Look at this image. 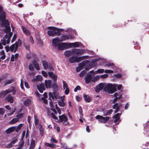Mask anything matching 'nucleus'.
Here are the masks:
<instances>
[{
	"instance_id": "nucleus-1",
	"label": "nucleus",
	"mask_w": 149,
	"mask_h": 149,
	"mask_svg": "<svg viewBox=\"0 0 149 149\" xmlns=\"http://www.w3.org/2000/svg\"><path fill=\"white\" fill-rule=\"evenodd\" d=\"M0 19L1 22V24L5 26V29L4 31L6 33H8V34H6L8 36L10 33H12L10 32V28L9 26V22L8 20L6 19L5 14L4 12L2 11V7L0 6Z\"/></svg>"
},
{
	"instance_id": "nucleus-2",
	"label": "nucleus",
	"mask_w": 149,
	"mask_h": 149,
	"mask_svg": "<svg viewBox=\"0 0 149 149\" xmlns=\"http://www.w3.org/2000/svg\"><path fill=\"white\" fill-rule=\"evenodd\" d=\"M45 85L46 87L47 88H53V94L55 99H58L59 98L58 93L57 92L58 90V86L56 84V82L54 81L53 84H52L51 80H45Z\"/></svg>"
},
{
	"instance_id": "nucleus-3",
	"label": "nucleus",
	"mask_w": 149,
	"mask_h": 149,
	"mask_svg": "<svg viewBox=\"0 0 149 149\" xmlns=\"http://www.w3.org/2000/svg\"><path fill=\"white\" fill-rule=\"evenodd\" d=\"M58 38H54L52 40L53 46L55 47L58 46V49L59 50H62L65 48H69L68 43L66 42H63L60 43L61 42Z\"/></svg>"
},
{
	"instance_id": "nucleus-4",
	"label": "nucleus",
	"mask_w": 149,
	"mask_h": 149,
	"mask_svg": "<svg viewBox=\"0 0 149 149\" xmlns=\"http://www.w3.org/2000/svg\"><path fill=\"white\" fill-rule=\"evenodd\" d=\"M12 35V33H10L8 36L7 35H6L3 38V39L1 40V43H0V49H2L3 48L2 44L5 46L6 44H8L9 43L10 38H11Z\"/></svg>"
},
{
	"instance_id": "nucleus-5",
	"label": "nucleus",
	"mask_w": 149,
	"mask_h": 149,
	"mask_svg": "<svg viewBox=\"0 0 149 149\" xmlns=\"http://www.w3.org/2000/svg\"><path fill=\"white\" fill-rule=\"evenodd\" d=\"M8 93H11L13 95L16 94V90L15 88L13 86H11L7 90L2 91L1 94L3 96H5Z\"/></svg>"
},
{
	"instance_id": "nucleus-6",
	"label": "nucleus",
	"mask_w": 149,
	"mask_h": 149,
	"mask_svg": "<svg viewBox=\"0 0 149 149\" xmlns=\"http://www.w3.org/2000/svg\"><path fill=\"white\" fill-rule=\"evenodd\" d=\"M49 30L47 31V34L49 36H53L56 34L58 35V33L57 32L56 29L57 27L54 26H49L47 28Z\"/></svg>"
},
{
	"instance_id": "nucleus-7",
	"label": "nucleus",
	"mask_w": 149,
	"mask_h": 149,
	"mask_svg": "<svg viewBox=\"0 0 149 149\" xmlns=\"http://www.w3.org/2000/svg\"><path fill=\"white\" fill-rule=\"evenodd\" d=\"M21 45V41L19 39L16 42L15 44L12 45L10 47V50L12 52H15L17 50L19 46Z\"/></svg>"
},
{
	"instance_id": "nucleus-8",
	"label": "nucleus",
	"mask_w": 149,
	"mask_h": 149,
	"mask_svg": "<svg viewBox=\"0 0 149 149\" xmlns=\"http://www.w3.org/2000/svg\"><path fill=\"white\" fill-rule=\"evenodd\" d=\"M59 119L58 121L59 122L62 123L63 121L64 122L63 124L65 125H68L69 124V123L67 121L68 120V118L65 114L59 116Z\"/></svg>"
},
{
	"instance_id": "nucleus-9",
	"label": "nucleus",
	"mask_w": 149,
	"mask_h": 149,
	"mask_svg": "<svg viewBox=\"0 0 149 149\" xmlns=\"http://www.w3.org/2000/svg\"><path fill=\"white\" fill-rule=\"evenodd\" d=\"M110 118V117H104L100 115H97L96 117V119L98 120L99 122L100 123H105Z\"/></svg>"
},
{
	"instance_id": "nucleus-10",
	"label": "nucleus",
	"mask_w": 149,
	"mask_h": 149,
	"mask_svg": "<svg viewBox=\"0 0 149 149\" xmlns=\"http://www.w3.org/2000/svg\"><path fill=\"white\" fill-rule=\"evenodd\" d=\"M123 106V104L121 102H117L112 106V108L114 109H115L114 111L115 113L117 112L121 109Z\"/></svg>"
},
{
	"instance_id": "nucleus-11",
	"label": "nucleus",
	"mask_w": 149,
	"mask_h": 149,
	"mask_svg": "<svg viewBox=\"0 0 149 149\" xmlns=\"http://www.w3.org/2000/svg\"><path fill=\"white\" fill-rule=\"evenodd\" d=\"M128 22H132L133 27L135 28H138L139 27L140 25V23L138 20L133 19L132 20H128Z\"/></svg>"
},
{
	"instance_id": "nucleus-12",
	"label": "nucleus",
	"mask_w": 149,
	"mask_h": 149,
	"mask_svg": "<svg viewBox=\"0 0 149 149\" xmlns=\"http://www.w3.org/2000/svg\"><path fill=\"white\" fill-rule=\"evenodd\" d=\"M82 46V43L78 42L74 43H68L69 48H71L72 47H78L80 46Z\"/></svg>"
},
{
	"instance_id": "nucleus-13",
	"label": "nucleus",
	"mask_w": 149,
	"mask_h": 149,
	"mask_svg": "<svg viewBox=\"0 0 149 149\" xmlns=\"http://www.w3.org/2000/svg\"><path fill=\"white\" fill-rule=\"evenodd\" d=\"M59 39L60 41H63L68 39H73V37L71 35H63Z\"/></svg>"
},
{
	"instance_id": "nucleus-14",
	"label": "nucleus",
	"mask_w": 149,
	"mask_h": 149,
	"mask_svg": "<svg viewBox=\"0 0 149 149\" xmlns=\"http://www.w3.org/2000/svg\"><path fill=\"white\" fill-rule=\"evenodd\" d=\"M93 78V74L88 73L87 74L86 77L85 78V82L86 84H89Z\"/></svg>"
},
{
	"instance_id": "nucleus-15",
	"label": "nucleus",
	"mask_w": 149,
	"mask_h": 149,
	"mask_svg": "<svg viewBox=\"0 0 149 149\" xmlns=\"http://www.w3.org/2000/svg\"><path fill=\"white\" fill-rule=\"evenodd\" d=\"M72 52L74 54H81L84 52V50L81 49H73Z\"/></svg>"
},
{
	"instance_id": "nucleus-16",
	"label": "nucleus",
	"mask_w": 149,
	"mask_h": 149,
	"mask_svg": "<svg viewBox=\"0 0 149 149\" xmlns=\"http://www.w3.org/2000/svg\"><path fill=\"white\" fill-rule=\"evenodd\" d=\"M37 87L40 93H42L43 91L45 90V85L42 83H41L39 85H37Z\"/></svg>"
},
{
	"instance_id": "nucleus-17",
	"label": "nucleus",
	"mask_w": 149,
	"mask_h": 149,
	"mask_svg": "<svg viewBox=\"0 0 149 149\" xmlns=\"http://www.w3.org/2000/svg\"><path fill=\"white\" fill-rule=\"evenodd\" d=\"M78 57L72 56L69 58V61L71 63H73L75 62H79V59Z\"/></svg>"
},
{
	"instance_id": "nucleus-18",
	"label": "nucleus",
	"mask_w": 149,
	"mask_h": 149,
	"mask_svg": "<svg viewBox=\"0 0 149 149\" xmlns=\"http://www.w3.org/2000/svg\"><path fill=\"white\" fill-rule=\"evenodd\" d=\"M29 69L31 70L29 74L33 76L35 75V73L34 71V68L33 65L30 64L29 65Z\"/></svg>"
},
{
	"instance_id": "nucleus-19",
	"label": "nucleus",
	"mask_w": 149,
	"mask_h": 149,
	"mask_svg": "<svg viewBox=\"0 0 149 149\" xmlns=\"http://www.w3.org/2000/svg\"><path fill=\"white\" fill-rule=\"evenodd\" d=\"M104 87L103 84L101 83L99 84L96 87L95 91L96 92H98L100 91H101Z\"/></svg>"
},
{
	"instance_id": "nucleus-20",
	"label": "nucleus",
	"mask_w": 149,
	"mask_h": 149,
	"mask_svg": "<svg viewBox=\"0 0 149 149\" xmlns=\"http://www.w3.org/2000/svg\"><path fill=\"white\" fill-rule=\"evenodd\" d=\"M48 74L49 77L53 79V81L56 82L57 76L56 75H55L52 72H49Z\"/></svg>"
},
{
	"instance_id": "nucleus-21",
	"label": "nucleus",
	"mask_w": 149,
	"mask_h": 149,
	"mask_svg": "<svg viewBox=\"0 0 149 149\" xmlns=\"http://www.w3.org/2000/svg\"><path fill=\"white\" fill-rule=\"evenodd\" d=\"M5 99L7 101L11 103H13V97L10 94L8 95L6 97Z\"/></svg>"
},
{
	"instance_id": "nucleus-22",
	"label": "nucleus",
	"mask_w": 149,
	"mask_h": 149,
	"mask_svg": "<svg viewBox=\"0 0 149 149\" xmlns=\"http://www.w3.org/2000/svg\"><path fill=\"white\" fill-rule=\"evenodd\" d=\"M83 95L84 101L86 102H90L91 101L92 99L90 97L85 94H84Z\"/></svg>"
},
{
	"instance_id": "nucleus-23",
	"label": "nucleus",
	"mask_w": 149,
	"mask_h": 149,
	"mask_svg": "<svg viewBox=\"0 0 149 149\" xmlns=\"http://www.w3.org/2000/svg\"><path fill=\"white\" fill-rule=\"evenodd\" d=\"M32 64L37 70H40L39 64L36 61L34 60L32 62Z\"/></svg>"
},
{
	"instance_id": "nucleus-24",
	"label": "nucleus",
	"mask_w": 149,
	"mask_h": 149,
	"mask_svg": "<svg viewBox=\"0 0 149 149\" xmlns=\"http://www.w3.org/2000/svg\"><path fill=\"white\" fill-rule=\"evenodd\" d=\"M64 98L62 97L61 101H57L58 103L60 106L64 107L65 106V104L64 102Z\"/></svg>"
},
{
	"instance_id": "nucleus-25",
	"label": "nucleus",
	"mask_w": 149,
	"mask_h": 149,
	"mask_svg": "<svg viewBox=\"0 0 149 149\" xmlns=\"http://www.w3.org/2000/svg\"><path fill=\"white\" fill-rule=\"evenodd\" d=\"M16 127H11L8 129L6 131V132L7 133L9 134L13 132L15 130Z\"/></svg>"
},
{
	"instance_id": "nucleus-26",
	"label": "nucleus",
	"mask_w": 149,
	"mask_h": 149,
	"mask_svg": "<svg viewBox=\"0 0 149 149\" xmlns=\"http://www.w3.org/2000/svg\"><path fill=\"white\" fill-rule=\"evenodd\" d=\"M89 61L88 60H85L82 61L81 63L79 64V65L81 67H83L85 66L86 64H88L89 63Z\"/></svg>"
},
{
	"instance_id": "nucleus-27",
	"label": "nucleus",
	"mask_w": 149,
	"mask_h": 149,
	"mask_svg": "<svg viewBox=\"0 0 149 149\" xmlns=\"http://www.w3.org/2000/svg\"><path fill=\"white\" fill-rule=\"evenodd\" d=\"M112 86L113 85L111 84H108L104 87V90L105 91L108 92Z\"/></svg>"
},
{
	"instance_id": "nucleus-28",
	"label": "nucleus",
	"mask_w": 149,
	"mask_h": 149,
	"mask_svg": "<svg viewBox=\"0 0 149 149\" xmlns=\"http://www.w3.org/2000/svg\"><path fill=\"white\" fill-rule=\"evenodd\" d=\"M6 56L3 50H2L0 52V58L1 60H4Z\"/></svg>"
},
{
	"instance_id": "nucleus-29",
	"label": "nucleus",
	"mask_w": 149,
	"mask_h": 149,
	"mask_svg": "<svg viewBox=\"0 0 149 149\" xmlns=\"http://www.w3.org/2000/svg\"><path fill=\"white\" fill-rule=\"evenodd\" d=\"M35 141L33 139H31L30 147L29 149H33L35 147Z\"/></svg>"
},
{
	"instance_id": "nucleus-30",
	"label": "nucleus",
	"mask_w": 149,
	"mask_h": 149,
	"mask_svg": "<svg viewBox=\"0 0 149 149\" xmlns=\"http://www.w3.org/2000/svg\"><path fill=\"white\" fill-rule=\"evenodd\" d=\"M72 52L70 50H67L64 52V55L68 57L72 54Z\"/></svg>"
},
{
	"instance_id": "nucleus-31",
	"label": "nucleus",
	"mask_w": 149,
	"mask_h": 149,
	"mask_svg": "<svg viewBox=\"0 0 149 149\" xmlns=\"http://www.w3.org/2000/svg\"><path fill=\"white\" fill-rule=\"evenodd\" d=\"M19 54L16 53L15 55H12L11 56L10 61H13L15 59H16L19 56Z\"/></svg>"
},
{
	"instance_id": "nucleus-32",
	"label": "nucleus",
	"mask_w": 149,
	"mask_h": 149,
	"mask_svg": "<svg viewBox=\"0 0 149 149\" xmlns=\"http://www.w3.org/2000/svg\"><path fill=\"white\" fill-rule=\"evenodd\" d=\"M89 58L88 56H81L78 57V59H79V62L83 60L84 59H88Z\"/></svg>"
},
{
	"instance_id": "nucleus-33",
	"label": "nucleus",
	"mask_w": 149,
	"mask_h": 149,
	"mask_svg": "<svg viewBox=\"0 0 149 149\" xmlns=\"http://www.w3.org/2000/svg\"><path fill=\"white\" fill-rule=\"evenodd\" d=\"M24 116V113H22L19 112L17 113V114L16 115V117L18 119V120L20 118L23 117Z\"/></svg>"
},
{
	"instance_id": "nucleus-34",
	"label": "nucleus",
	"mask_w": 149,
	"mask_h": 149,
	"mask_svg": "<svg viewBox=\"0 0 149 149\" xmlns=\"http://www.w3.org/2000/svg\"><path fill=\"white\" fill-rule=\"evenodd\" d=\"M19 121L18 119L17 118H14L13 119H12L11 120L9 123L11 124H13L17 122H18Z\"/></svg>"
},
{
	"instance_id": "nucleus-35",
	"label": "nucleus",
	"mask_w": 149,
	"mask_h": 149,
	"mask_svg": "<svg viewBox=\"0 0 149 149\" xmlns=\"http://www.w3.org/2000/svg\"><path fill=\"white\" fill-rule=\"evenodd\" d=\"M116 88L113 87V86L108 93L112 94L116 91Z\"/></svg>"
},
{
	"instance_id": "nucleus-36",
	"label": "nucleus",
	"mask_w": 149,
	"mask_h": 149,
	"mask_svg": "<svg viewBox=\"0 0 149 149\" xmlns=\"http://www.w3.org/2000/svg\"><path fill=\"white\" fill-rule=\"evenodd\" d=\"M36 79L37 81H41L42 80V77L40 75H38L36 76Z\"/></svg>"
},
{
	"instance_id": "nucleus-37",
	"label": "nucleus",
	"mask_w": 149,
	"mask_h": 149,
	"mask_svg": "<svg viewBox=\"0 0 149 149\" xmlns=\"http://www.w3.org/2000/svg\"><path fill=\"white\" fill-rule=\"evenodd\" d=\"M89 64L93 68L97 65V63L95 61H93L89 63Z\"/></svg>"
},
{
	"instance_id": "nucleus-38",
	"label": "nucleus",
	"mask_w": 149,
	"mask_h": 149,
	"mask_svg": "<svg viewBox=\"0 0 149 149\" xmlns=\"http://www.w3.org/2000/svg\"><path fill=\"white\" fill-rule=\"evenodd\" d=\"M17 140V139L15 138H14L11 142V143L8 144V146L10 147H11V145L14 144Z\"/></svg>"
},
{
	"instance_id": "nucleus-39",
	"label": "nucleus",
	"mask_w": 149,
	"mask_h": 149,
	"mask_svg": "<svg viewBox=\"0 0 149 149\" xmlns=\"http://www.w3.org/2000/svg\"><path fill=\"white\" fill-rule=\"evenodd\" d=\"M45 69H47L48 68V65L46 61H44L42 63Z\"/></svg>"
},
{
	"instance_id": "nucleus-40",
	"label": "nucleus",
	"mask_w": 149,
	"mask_h": 149,
	"mask_svg": "<svg viewBox=\"0 0 149 149\" xmlns=\"http://www.w3.org/2000/svg\"><path fill=\"white\" fill-rule=\"evenodd\" d=\"M63 88L64 89H65V88H68V84L65 81L63 80Z\"/></svg>"
},
{
	"instance_id": "nucleus-41",
	"label": "nucleus",
	"mask_w": 149,
	"mask_h": 149,
	"mask_svg": "<svg viewBox=\"0 0 149 149\" xmlns=\"http://www.w3.org/2000/svg\"><path fill=\"white\" fill-rule=\"evenodd\" d=\"M121 114L119 113H117L114 116H113V118L114 119H118L120 118V116Z\"/></svg>"
},
{
	"instance_id": "nucleus-42",
	"label": "nucleus",
	"mask_w": 149,
	"mask_h": 149,
	"mask_svg": "<svg viewBox=\"0 0 149 149\" xmlns=\"http://www.w3.org/2000/svg\"><path fill=\"white\" fill-rule=\"evenodd\" d=\"M39 130H40V134L42 136H43L44 134V131L42 125H40Z\"/></svg>"
},
{
	"instance_id": "nucleus-43",
	"label": "nucleus",
	"mask_w": 149,
	"mask_h": 149,
	"mask_svg": "<svg viewBox=\"0 0 149 149\" xmlns=\"http://www.w3.org/2000/svg\"><path fill=\"white\" fill-rule=\"evenodd\" d=\"M49 99L50 100H52L51 98H52L53 100L54 99V98H55L54 94H53L51 92L49 93Z\"/></svg>"
},
{
	"instance_id": "nucleus-44",
	"label": "nucleus",
	"mask_w": 149,
	"mask_h": 149,
	"mask_svg": "<svg viewBox=\"0 0 149 149\" xmlns=\"http://www.w3.org/2000/svg\"><path fill=\"white\" fill-rule=\"evenodd\" d=\"M104 71V70L102 69H98L95 72H96V73H102Z\"/></svg>"
},
{
	"instance_id": "nucleus-45",
	"label": "nucleus",
	"mask_w": 149,
	"mask_h": 149,
	"mask_svg": "<svg viewBox=\"0 0 149 149\" xmlns=\"http://www.w3.org/2000/svg\"><path fill=\"white\" fill-rule=\"evenodd\" d=\"M56 29L57 30V32L58 33V36L60 35L61 34V32L64 31V29H60L57 27Z\"/></svg>"
},
{
	"instance_id": "nucleus-46",
	"label": "nucleus",
	"mask_w": 149,
	"mask_h": 149,
	"mask_svg": "<svg viewBox=\"0 0 149 149\" xmlns=\"http://www.w3.org/2000/svg\"><path fill=\"white\" fill-rule=\"evenodd\" d=\"M45 145L46 146L49 147L51 148H53L54 147V144H50L48 143H46Z\"/></svg>"
},
{
	"instance_id": "nucleus-47",
	"label": "nucleus",
	"mask_w": 149,
	"mask_h": 149,
	"mask_svg": "<svg viewBox=\"0 0 149 149\" xmlns=\"http://www.w3.org/2000/svg\"><path fill=\"white\" fill-rule=\"evenodd\" d=\"M113 110L112 109H111L108 111L106 113L105 115L106 116H107V115H110V114H111L113 112Z\"/></svg>"
},
{
	"instance_id": "nucleus-48",
	"label": "nucleus",
	"mask_w": 149,
	"mask_h": 149,
	"mask_svg": "<svg viewBox=\"0 0 149 149\" xmlns=\"http://www.w3.org/2000/svg\"><path fill=\"white\" fill-rule=\"evenodd\" d=\"M105 73H113V71L111 70H105L104 71Z\"/></svg>"
},
{
	"instance_id": "nucleus-49",
	"label": "nucleus",
	"mask_w": 149,
	"mask_h": 149,
	"mask_svg": "<svg viewBox=\"0 0 149 149\" xmlns=\"http://www.w3.org/2000/svg\"><path fill=\"white\" fill-rule=\"evenodd\" d=\"M22 125V124H20L17 127H16V130L17 132L19 131V130L21 129Z\"/></svg>"
},
{
	"instance_id": "nucleus-50",
	"label": "nucleus",
	"mask_w": 149,
	"mask_h": 149,
	"mask_svg": "<svg viewBox=\"0 0 149 149\" xmlns=\"http://www.w3.org/2000/svg\"><path fill=\"white\" fill-rule=\"evenodd\" d=\"M81 87L79 86H77L76 87L74 88V91L75 92H76L78 90H81Z\"/></svg>"
},
{
	"instance_id": "nucleus-51",
	"label": "nucleus",
	"mask_w": 149,
	"mask_h": 149,
	"mask_svg": "<svg viewBox=\"0 0 149 149\" xmlns=\"http://www.w3.org/2000/svg\"><path fill=\"white\" fill-rule=\"evenodd\" d=\"M22 29L24 33L25 34H27V31L26 30V28L24 26H22Z\"/></svg>"
},
{
	"instance_id": "nucleus-52",
	"label": "nucleus",
	"mask_w": 149,
	"mask_h": 149,
	"mask_svg": "<svg viewBox=\"0 0 149 149\" xmlns=\"http://www.w3.org/2000/svg\"><path fill=\"white\" fill-rule=\"evenodd\" d=\"M91 68H92L89 64L87 65L85 67V69L86 70L88 71Z\"/></svg>"
},
{
	"instance_id": "nucleus-53",
	"label": "nucleus",
	"mask_w": 149,
	"mask_h": 149,
	"mask_svg": "<svg viewBox=\"0 0 149 149\" xmlns=\"http://www.w3.org/2000/svg\"><path fill=\"white\" fill-rule=\"evenodd\" d=\"M114 76L117 78H120L122 77V75L120 74H114Z\"/></svg>"
},
{
	"instance_id": "nucleus-54",
	"label": "nucleus",
	"mask_w": 149,
	"mask_h": 149,
	"mask_svg": "<svg viewBox=\"0 0 149 149\" xmlns=\"http://www.w3.org/2000/svg\"><path fill=\"white\" fill-rule=\"evenodd\" d=\"M85 72L84 71H82L79 74V76L81 77H83L84 74H85Z\"/></svg>"
},
{
	"instance_id": "nucleus-55",
	"label": "nucleus",
	"mask_w": 149,
	"mask_h": 149,
	"mask_svg": "<svg viewBox=\"0 0 149 149\" xmlns=\"http://www.w3.org/2000/svg\"><path fill=\"white\" fill-rule=\"evenodd\" d=\"M51 116L55 120H58V118L55 115V114L53 113H51Z\"/></svg>"
},
{
	"instance_id": "nucleus-56",
	"label": "nucleus",
	"mask_w": 149,
	"mask_h": 149,
	"mask_svg": "<svg viewBox=\"0 0 149 149\" xmlns=\"http://www.w3.org/2000/svg\"><path fill=\"white\" fill-rule=\"evenodd\" d=\"M108 76V75L107 74H104L101 75V78L102 79H104L107 77Z\"/></svg>"
},
{
	"instance_id": "nucleus-57",
	"label": "nucleus",
	"mask_w": 149,
	"mask_h": 149,
	"mask_svg": "<svg viewBox=\"0 0 149 149\" xmlns=\"http://www.w3.org/2000/svg\"><path fill=\"white\" fill-rule=\"evenodd\" d=\"M42 100H43V102L45 104H47V103L48 101L47 99L43 97H42L41 98Z\"/></svg>"
},
{
	"instance_id": "nucleus-58",
	"label": "nucleus",
	"mask_w": 149,
	"mask_h": 149,
	"mask_svg": "<svg viewBox=\"0 0 149 149\" xmlns=\"http://www.w3.org/2000/svg\"><path fill=\"white\" fill-rule=\"evenodd\" d=\"M16 34H14L12 39L11 41V42H13L16 40Z\"/></svg>"
},
{
	"instance_id": "nucleus-59",
	"label": "nucleus",
	"mask_w": 149,
	"mask_h": 149,
	"mask_svg": "<svg viewBox=\"0 0 149 149\" xmlns=\"http://www.w3.org/2000/svg\"><path fill=\"white\" fill-rule=\"evenodd\" d=\"M42 73L43 75L45 77H46L47 76V73L45 71H42Z\"/></svg>"
},
{
	"instance_id": "nucleus-60",
	"label": "nucleus",
	"mask_w": 149,
	"mask_h": 149,
	"mask_svg": "<svg viewBox=\"0 0 149 149\" xmlns=\"http://www.w3.org/2000/svg\"><path fill=\"white\" fill-rule=\"evenodd\" d=\"M51 141L52 142H54V143H57L58 142V141L54 139V138L52 137L51 139Z\"/></svg>"
},
{
	"instance_id": "nucleus-61",
	"label": "nucleus",
	"mask_w": 149,
	"mask_h": 149,
	"mask_svg": "<svg viewBox=\"0 0 149 149\" xmlns=\"http://www.w3.org/2000/svg\"><path fill=\"white\" fill-rule=\"evenodd\" d=\"M70 92V90L68 88L66 89L65 91V93L66 95L68 94Z\"/></svg>"
},
{
	"instance_id": "nucleus-62",
	"label": "nucleus",
	"mask_w": 149,
	"mask_h": 149,
	"mask_svg": "<svg viewBox=\"0 0 149 149\" xmlns=\"http://www.w3.org/2000/svg\"><path fill=\"white\" fill-rule=\"evenodd\" d=\"M79 111L80 115H83L82 109L81 107L79 106Z\"/></svg>"
},
{
	"instance_id": "nucleus-63",
	"label": "nucleus",
	"mask_w": 149,
	"mask_h": 149,
	"mask_svg": "<svg viewBox=\"0 0 149 149\" xmlns=\"http://www.w3.org/2000/svg\"><path fill=\"white\" fill-rule=\"evenodd\" d=\"M30 40L31 41L32 44H33L34 43V41L32 36H30Z\"/></svg>"
},
{
	"instance_id": "nucleus-64",
	"label": "nucleus",
	"mask_w": 149,
	"mask_h": 149,
	"mask_svg": "<svg viewBox=\"0 0 149 149\" xmlns=\"http://www.w3.org/2000/svg\"><path fill=\"white\" fill-rule=\"evenodd\" d=\"M82 67H81L80 66V65H79V67H77L76 68V71L77 72H79L81 70Z\"/></svg>"
}]
</instances>
